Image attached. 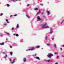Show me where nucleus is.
Instances as JSON below:
<instances>
[{
    "label": "nucleus",
    "mask_w": 64,
    "mask_h": 64,
    "mask_svg": "<svg viewBox=\"0 0 64 64\" xmlns=\"http://www.w3.org/2000/svg\"><path fill=\"white\" fill-rule=\"evenodd\" d=\"M52 40H54V38H52Z\"/></svg>",
    "instance_id": "a18cd8bd"
},
{
    "label": "nucleus",
    "mask_w": 64,
    "mask_h": 64,
    "mask_svg": "<svg viewBox=\"0 0 64 64\" xmlns=\"http://www.w3.org/2000/svg\"><path fill=\"white\" fill-rule=\"evenodd\" d=\"M34 10H38V8H36L34 9Z\"/></svg>",
    "instance_id": "9b49d317"
},
{
    "label": "nucleus",
    "mask_w": 64,
    "mask_h": 64,
    "mask_svg": "<svg viewBox=\"0 0 64 64\" xmlns=\"http://www.w3.org/2000/svg\"><path fill=\"white\" fill-rule=\"evenodd\" d=\"M1 16H2V15H3V14L1 13Z\"/></svg>",
    "instance_id": "72a5a7b5"
},
{
    "label": "nucleus",
    "mask_w": 64,
    "mask_h": 64,
    "mask_svg": "<svg viewBox=\"0 0 64 64\" xmlns=\"http://www.w3.org/2000/svg\"><path fill=\"white\" fill-rule=\"evenodd\" d=\"M19 27V24H17L16 25V28H18Z\"/></svg>",
    "instance_id": "f8f14e48"
},
{
    "label": "nucleus",
    "mask_w": 64,
    "mask_h": 64,
    "mask_svg": "<svg viewBox=\"0 0 64 64\" xmlns=\"http://www.w3.org/2000/svg\"><path fill=\"white\" fill-rule=\"evenodd\" d=\"M60 50H62V48H60Z\"/></svg>",
    "instance_id": "7c9ffc66"
},
{
    "label": "nucleus",
    "mask_w": 64,
    "mask_h": 64,
    "mask_svg": "<svg viewBox=\"0 0 64 64\" xmlns=\"http://www.w3.org/2000/svg\"><path fill=\"white\" fill-rule=\"evenodd\" d=\"M54 47L55 48H56V44H54Z\"/></svg>",
    "instance_id": "6ab92c4d"
},
{
    "label": "nucleus",
    "mask_w": 64,
    "mask_h": 64,
    "mask_svg": "<svg viewBox=\"0 0 64 64\" xmlns=\"http://www.w3.org/2000/svg\"><path fill=\"white\" fill-rule=\"evenodd\" d=\"M13 54V52H10V54L11 55V56H12V54Z\"/></svg>",
    "instance_id": "2eb2a0df"
},
{
    "label": "nucleus",
    "mask_w": 64,
    "mask_h": 64,
    "mask_svg": "<svg viewBox=\"0 0 64 64\" xmlns=\"http://www.w3.org/2000/svg\"><path fill=\"white\" fill-rule=\"evenodd\" d=\"M7 23H9V22H7Z\"/></svg>",
    "instance_id": "09e8293b"
},
{
    "label": "nucleus",
    "mask_w": 64,
    "mask_h": 64,
    "mask_svg": "<svg viewBox=\"0 0 64 64\" xmlns=\"http://www.w3.org/2000/svg\"><path fill=\"white\" fill-rule=\"evenodd\" d=\"M57 58L58 59V58H59V56H57Z\"/></svg>",
    "instance_id": "e433bc0d"
},
{
    "label": "nucleus",
    "mask_w": 64,
    "mask_h": 64,
    "mask_svg": "<svg viewBox=\"0 0 64 64\" xmlns=\"http://www.w3.org/2000/svg\"><path fill=\"white\" fill-rule=\"evenodd\" d=\"M36 54H36L34 55V56H36Z\"/></svg>",
    "instance_id": "ea45409f"
},
{
    "label": "nucleus",
    "mask_w": 64,
    "mask_h": 64,
    "mask_svg": "<svg viewBox=\"0 0 64 64\" xmlns=\"http://www.w3.org/2000/svg\"><path fill=\"white\" fill-rule=\"evenodd\" d=\"M26 16L28 17V18H30V17L29 16H28L27 15H26Z\"/></svg>",
    "instance_id": "412c9836"
},
{
    "label": "nucleus",
    "mask_w": 64,
    "mask_h": 64,
    "mask_svg": "<svg viewBox=\"0 0 64 64\" xmlns=\"http://www.w3.org/2000/svg\"><path fill=\"white\" fill-rule=\"evenodd\" d=\"M35 58H36V59H38V60H40V58H39L38 56H35Z\"/></svg>",
    "instance_id": "0eeeda50"
},
{
    "label": "nucleus",
    "mask_w": 64,
    "mask_h": 64,
    "mask_svg": "<svg viewBox=\"0 0 64 64\" xmlns=\"http://www.w3.org/2000/svg\"><path fill=\"white\" fill-rule=\"evenodd\" d=\"M10 48H12V46H10Z\"/></svg>",
    "instance_id": "49530a36"
},
{
    "label": "nucleus",
    "mask_w": 64,
    "mask_h": 64,
    "mask_svg": "<svg viewBox=\"0 0 64 64\" xmlns=\"http://www.w3.org/2000/svg\"><path fill=\"white\" fill-rule=\"evenodd\" d=\"M6 34H7L8 35H10V34H9V33H6Z\"/></svg>",
    "instance_id": "b1692460"
},
{
    "label": "nucleus",
    "mask_w": 64,
    "mask_h": 64,
    "mask_svg": "<svg viewBox=\"0 0 64 64\" xmlns=\"http://www.w3.org/2000/svg\"><path fill=\"white\" fill-rule=\"evenodd\" d=\"M15 62L14 61L12 62L11 63H14Z\"/></svg>",
    "instance_id": "c756f323"
},
{
    "label": "nucleus",
    "mask_w": 64,
    "mask_h": 64,
    "mask_svg": "<svg viewBox=\"0 0 64 64\" xmlns=\"http://www.w3.org/2000/svg\"><path fill=\"white\" fill-rule=\"evenodd\" d=\"M50 60H47V62H50Z\"/></svg>",
    "instance_id": "393cba45"
},
{
    "label": "nucleus",
    "mask_w": 64,
    "mask_h": 64,
    "mask_svg": "<svg viewBox=\"0 0 64 64\" xmlns=\"http://www.w3.org/2000/svg\"><path fill=\"white\" fill-rule=\"evenodd\" d=\"M16 37H18V36H19V35L18 34H16Z\"/></svg>",
    "instance_id": "a211bd4d"
},
{
    "label": "nucleus",
    "mask_w": 64,
    "mask_h": 64,
    "mask_svg": "<svg viewBox=\"0 0 64 64\" xmlns=\"http://www.w3.org/2000/svg\"><path fill=\"white\" fill-rule=\"evenodd\" d=\"M37 18L38 19L37 20V21H40V20H42L40 18V17H39V16H37Z\"/></svg>",
    "instance_id": "7ed1b4c3"
},
{
    "label": "nucleus",
    "mask_w": 64,
    "mask_h": 64,
    "mask_svg": "<svg viewBox=\"0 0 64 64\" xmlns=\"http://www.w3.org/2000/svg\"><path fill=\"white\" fill-rule=\"evenodd\" d=\"M2 53L3 54H5V52H3Z\"/></svg>",
    "instance_id": "cd10ccee"
},
{
    "label": "nucleus",
    "mask_w": 64,
    "mask_h": 64,
    "mask_svg": "<svg viewBox=\"0 0 64 64\" xmlns=\"http://www.w3.org/2000/svg\"><path fill=\"white\" fill-rule=\"evenodd\" d=\"M35 49V48L34 47H32V48L30 49H28V50L29 51H30V50H34V49Z\"/></svg>",
    "instance_id": "20e7f679"
},
{
    "label": "nucleus",
    "mask_w": 64,
    "mask_h": 64,
    "mask_svg": "<svg viewBox=\"0 0 64 64\" xmlns=\"http://www.w3.org/2000/svg\"><path fill=\"white\" fill-rule=\"evenodd\" d=\"M17 15V14H15V15H14V16H16Z\"/></svg>",
    "instance_id": "c85d7f7f"
},
{
    "label": "nucleus",
    "mask_w": 64,
    "mask_h": 64,
    "mask_svg": "<svg viewBox=\"0 0 64 64\" xmlns=\"http://www.w3.org/2000/svg\"><path fill=\"white\" fill-rule=\"evenodd\" d=\"M15 60V59H14L12 61H14Z\"/></svg>",
    "instance_id": "37998d69"
},
{
    "label": "nucleus",
    "mask_w": 64,
    "mask_h": 64,
    "mask_svg": "<svg viewBox=\"0 0 64 64\" xmlns=\"http://www.w3.org/2000/svg\"><path fill=\"white\" fill-rule=\"evenodd\" d=\"M6 22H8V20L7 19H6Z\"/></svg>",
    "instance_id": "a878e982"
},
{
    "label": "nucleus",
    "mask_w": 64,
    "mask_h": 64,
    "mask_svg": "<svg viewBox=\"0 0 64 64\" xmlns=\"http://www.w3.org/2000/svg\"><path fill=\"white\" fill-rule=\"evenodd\" d=\"M40 11H39L38 12H37L36 13V15H38V14H40Z\"/></svg>",
    "instance_id": "9d476101"
},
{
    "label": "nucleus",
    "mask_w": 64,
    "mask_h": 64,
    "mask_svg": "<svg viewBox=\"0 0 64 64\" xmlns=\"http://www.w3.org/2000/svg\"><path fill=\"white\" fill-rule=\"evenodd\" d=\"M54 54H56V55L58 54V53H57V52H55Z\"/></svg>",
    "instance_id": "dca6fc26"
},
{
    "label": "nucleus",
    "mask_w": 64,
    "mask_h": 64,
    "mask_svg": "<svg viewBox=\"0 0 64 64\" xmlns=\"http://www.w3.org/2000/svg\"><path fill=\"white\" fill-rule=\"evenodd\" d=\"M7 57V55H6L5 56L4 58H6V57Z\"/></svg>",
    "instance_id": "5701e85b"
},
{
    "label": "nucleus",
    "mask_w": 64,
    "mask_h": 64,
    "mask_svg": "<svg viewBox=\"0 0 64 64\" xmlns=\"http://www.w3.org/2000/svg\"><path fill=\"white\" fill-rule=\"evenodd\" d=\"M46 12L47 13V14L48 15H49L50 14V12L48 11H46Z\"/></svg>",
    "instance_id": "6e6552de"
},
{
    "label": "nucleus",
    "mask_w": 64,
    "mask_h": 64,
    "mask_svg": "<svg viewBox=\"0 0 64 64\" xmlns=\"http://www.w3.org/2000/svg\"><path fill=\"white\" fill-rule=\"evenodd\" d=\"M13 2H15V0H13Z\"/></svg>",
    "instance_id": "3c124183"
},
{
    "label": "nucleus",
    "mask_w": 64,
    "mask_h": 64,
    "mask_svg": "<svg viewBox=\"0 0 64 64\" xmlns=\"http://www.w3.org/2000/svg\"><path fill=\"white\" fill-rule=\"evenodd\" d=\"M0 36H1V37H2V36H2V35H0Z\"/></svg>",
    "instance_id": "8fccbe9b"
},
{
    "label": "nucleus",
    "mask_w": 64,
    "mask_h": 64,
    "mask_svg": "<svg viewBox=\"0 0 64 64\" xmlns=\"http://www.w3.org/2000/svg\"><path fill=\"white\" fill-rule=\"evenodd\" d=\"M8 40V39H7V38H6V40Z\"/></svg>",
    "instance_id": "603ef678"
},
{
    "label": "nucleus",
    "mask_w": 64,
    "mask_h": 64,
    "mask_svg": "<svg viewBox=\"0 0 64 64\" xmlns=\"http://www.w3.org/2000/svg\"><path fill=\"white\" fill-rule=\"evenodd\" d=\"M12 16H13L12 15H11L10 16V17H12Z\"/></svg>",
    "instance_id": "c9c22d12"
},
{
    "label": "nucleus",
    "mask_w": 64,
    "mask_h": 64,
    "mask_svg": "<svg viewBox=\"0 0 64 64\" xmlns=\"http://www.w3.org/2000/svg\"><path fill=\"white\" fill-rule=\"evenodd\" d=\"M47 25V23H45L44 24L43 26L41 28L42 29H43V28H49V27L48 26H46Z\"/></svg>",
    "instance_id": "f257e3e1"
},
{
    "label": "nucleus",
    "mask_w": 64,
    "mask_h": 64,
    "mask_svg": "<svg viewBox=\"0 0 64 64\" xmlns=\"http://www.w3.org/2000/svg\"><path fill=\"white\" fill-rule=\"evenodd\" d=\"M58 62H56V63H55V64H58Z\"/></svg>",
    "instance_id": "f704fd0d"
},
{
    "label": "nucleus",
    "mask_w": 64,
    "mask_h": 64,
    "mask_svg": "<svg viewBox=\"0 0 64 64\" xmlns=\"http://www.w3.org/2000/svg\"><path fill=\"white\" fill-rule=\"evenodd\" d=\"M47 45H48V46H50V44H47Z\"/></svg>",
    "instance_id": "79ce46f5"
},
{
    "label": "nucleus",
    "mask_w": 64,
    "mask_h": 64,
    "mask_svg": "<svg viewBox=\"0 0 64 64\" xmlns=\"http://www.w3.org/2000/svg\"><path fill=\"white\" fill-rule=\"evenodd\" d=\"M40 5H42V6H43V4H40Z\"/></svg>",
    "instance_id": "4c0bfd02"
},
{
    "label": "nucleus",
    "mask_w": 64,
    "mask_h": 64,
    "mask_svg": "<svg viewBox=\"0 0 64 64\" xmlns=\"http://www.w3.org/2000/svg\"><path fill=\"white\" fill-rule=\"evenodd\" d=\"M50 62H52V60H50Z\"/></svg>",
    "instance_id": "c03bdc74"
},
{
    "label": "nucleus",
    "mask_w": 64,
    "mask_h": 64,
    "mask_svg": "<svg viewBox=\"0 0 64 64\" xmlns=\"http://www.w3.org/2000/svg\"><path fill=\"white\" fill-rule=\"evenodd\" d=\"M4 42H2V43H0V44L1 45H4Z\"/></svg>",
    "instance_id": "39448f33"
},
{
    "label": "nucleus",
    "mask_w": 64,
    "mask_h": 64,
    "mask_svg": "<svg viewBox=\"0 0 64 64\" xmlns=\"http://www.w3.org/2000/svg\"><path fill=\"white\" fill-rule=\"evenodd\" d=\"M10 61L11 62V61H12L11 59H10Z\"/></svg>",
    "instance_id": "a19ab883"
},
{
    "label": "nucleus",
    "mask_w": 64,
    "mask_h": 64,
    "mask_svg": "<svg viewBox=\"0 0 64 64\" xmlns=\"http://www.w3.org/2000/svg\"><path fill=\"white\" fill-rule=\"evenodd\" d=\"M14 28H12V30H14Z\"/></svg>",
    "instance_id": "bb28decb"
},
{
    "label": "nucleus",
    "mask_w": 64,
    "mask_h": 64,
    "mask_svg": "<svg viewBox=\"0 0 64 64\" xmlns=\"http://www.w3.org/2000/svg\"><path fill=\"white\" fill-rule=\"evenodd\" d=\"M7 25V23H4V26H6V25Z\"/></svg>",
    "instance_id": "4468645a"
},
{
    "label": "nucleus",
    "mask_w": 64,
    "mask_h": 64,
    "mask_svg": "<svg viewBox=\"0 0 64 64\" xmlns=\"http://www.w3.org/2000/svg\"><path fill=\"white\" fill-rule=\"evenodd\" d=\"M62 56V57H64V56Z\"/></svg>",
    "instance_id": "864d4df0"
},
{
    "label": "nucleus",
    "mask_w": 64,
    "mask_h": 64,
    "mask_svg": "<svg viewBox=\"0 0 64 64\" xmlns=\"http://www.w3.org/2000/svg\"><path fill=\"white\" fill-rule=\"evenodd\" d=\"M45 39H46V40H47V36H46V38H45Z\"/></svg>",
    "instance_id": "aec40b11"
},
{
    "label": "nucleus",
    "mask_w": 64,
    "mask_h": 64,
    "mask_svg": "<svg viewBox=\"0 0 64 64\" xmlns=\"http://www.w3.org/2000/svg\"><path fill=\"white\" fill-rule=\"evenodd\" d=\"M7 7H9V6H10V5L9 4H7Z\"/></svg>",
    "instance_id": "f3484780"
},
{
    "label": "nucleus",
    "mask_w": 64,
    "mask_h": 64,
    "mask_svg": "<svg viewBox=\"0 0 64 64\" xmlns=\"http://www.w3.org/2000/svg\"><path fill=\"white\" fill-rule=\"evenodd\" d=\"M36 48H40V46H36Z\"/></svg>",
    "instance_id": "ddd939ff"
},
{
    "label": "nucleus",
    "mask_w": 64,
    "mask_h": 64,
    "mask_svg": "<svg viewBox=\"0 0 64 64\" xmlns=\"http://www.w3.org/2000/svg\"><path fill=\"white\" fill-rule=\"evenodd\" d=\"M6 42H8V41H6Z\"/></svg>",
    "instance_id": "6e6d98bb"
},
{
    "label": "nucleus",
    "mask_w": 64,
    "mask_h": 64,
    "mask_svg": "<svg viewBox=\"0 0 64 64\" xmlns=\"http://www.w3.org/2000/svg\"><path fill=\"white\" fill-rule=\"evenodd\" d=\"M53 56V54H49L48 55H47L48 57L50 58H51L52 56Z\"/></svg>",
    "instance_id": "f03ea898"
},
{
    "label": "nucleus",
    "mask_w": 64,
    "mask_h": 64,
    "mask_svg": "<svg viewBox=\"0 0 64 64\" xmlns=\"http://www.w3.org/2000/svg\"><path fill=\"white\" fill-rule=\"evenodd\" d=\"M45 61H46V62L47 61V60H46Z\"/></svg>",
    "instance_id": "5fc2aeb1"
},
{
    "label": "nucleus",
    "mask_w": 64,
    "mask_h": 64,
    "mask_svg": "<svg viewBox=\"0 0 64 64\" xmlns=\"http://www.w3.org/2000/svg\"><path fill=\"white\" fill-rule=\"evenodd\" d=\"M24 62H26V58H24L23 59Z\"/></svg>",
    "instance_id": "423d86ee"
},
{
    "label": "nucleus",
    "mask_w": 64,
    "mask_h": 64,
    "mask_svg": "<svg viewBox=\"0 0 64 64\" xmlns=\"http://www.w3.org/2000/svg\"><path fill=\"white\" fill-rule=\"evenodd\" d=\"M43 14H44V13L43 12H42L41 14L42 15H43Z\"/></svg>",
    "instance_id": "473e14b6"
},
{
    "label": "nucleus",
    "mask_w": 64,
    "mask_h": 64,
    "mask_svg": "<svg viewBox=\"0 0 64 64\" xmlns=\"http://www.w3.org/2000/svg\"><path fill=\"white\" fill-rule=\"evenodd\" d=\"M13 35H14V36H15V34H13Z\"/></svg>",
    "instance_id": "de8ad7c7"
},
{
    "label": "nucleus",
    "mask_w": 64,
    "mask_h": 64,
    "mask_svg": "<svg viewBox=\"0 0 64 64\" xmlns=\"http://www.w3.org/2000/svg\"><path fill=\"white\" fill-rule=\"evenodd\" d=\"M62 46L63 47H64V44Z\"/></svg>",
    "instance_id": "58836bf2"
},
{
    "label": "nucleus",
    "mask_w": 64,
    "mask_h": 64,
    "mask_svg": "<svg viewBox=\"0 0 64 64\" xmlns=\"http://www.w3.org/2000/svg\"><path fill=\"white\" fill-rule=\"evenodd\" d=\"M29 5H30V4H28L27 6H29Z\"/></svg>",
    "instance_id": "2f4dec72"
},
{
    "label": "nucleus",
    "mask_w": 64,
    "mask_h": 64,
    "mask_svg": "<svg viewBox=\"0 0 64 64\" xmlns=\"http://www.w3.org/2000/svg\"><path fill=\"white\" fill-rule=\"evenodd\" d=\"M64 22V20H62V22L61 23V24H62L63 22Z\"/></svg>",
    "instance_id": "4be33fe9"
},
{
    "label": "nucleus",
    "mask_w": 64,
    "mask_h": 64,
    "mask_svg": "<svg viewBox=\"0 0 64 64\" xmlns=\"http://www.w3.org/2000/svg\"><path fill=\"white\" fill-rule=\"evenodd\" d=\"M53 33V31L52 30L50 29V34H52Z\"/></svg>",
    "instance_id": "1a4fd4ad"
}]
</instances>
